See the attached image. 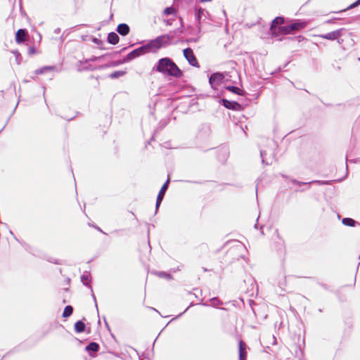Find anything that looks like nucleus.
<instances>
[{
  "mask_svg": "<svg viewBox=\"0 0 360 360\" xmlns=\"http://www.w3.org/2000/svg\"><path fill=\"white\" fill-rule=\"evenodd\" d=\"M100 346L96 342H91L85 347V350L91 356H94L93 354H91V352H98Z\"/></svg>",
  "mask_w": 360,
  "mask_h": 360,
  "instance_id": "nucleus-23",
  "label": "nucleus"
},
{
  "mask_svg": "<svg viewBox=\"0 0 360 360\" xmlns=\"http://www.w3.org/2000/svg\"><path fill=\"white\" fill-rule=\"evenodd\" d=\"M49 262L56 264H60V263L58 262V259H53V260L50 259V260H49Z\"/></svg>",
  "mask_w": 360,
  "mask_h": 360,
  "instance_id": "nucleus-50",
  "label": "nucleus"
},
{
  "mask_svg": "<svg viewBox=\"0 0 360 360\" xmlns=\"http://www.w3.org/2000/svg\"><path fill=\"white\" fill-rule=\"evenodd\" d=\"M89 39L93 43H94L98 46L102 45L103 43L102 40H101L94 36H90Z\"/></svg>",
  "mask_w": 360,
  "mask_h": 360,
  "instance_id": "nucleus-37",
  "label": "nucleus"
},
{
  "mask_svg": "<svg viewBox=\"0 0 360 360\" xmlns=\"http://www.w3.org/2000/svg\"><path fill=\"white\" fill-rule=\"evenodd\" d=\"M144 52L143 51V49L141 48V46L132 50L130 51L127 55L124 56V60H125L127 63H129L132 61L133 60L144 55Z\"/></svg>",
  "mask_w": 360,
  "mask_h": 360,
  "instance_id": "nucleus-11",
  "label": "nucleus"
},
{
  "mask_svg": "<svg viewBox=\"0 0 360 360\" xmlns=\"http://www.w3.org/2000/svg\"><path fill=\"white\" fill-rule=\"evenodd\" d=\"M181 269H180V266H178L177 268H175L173 269V272H176V271H180Z\"/></svg>",
  "mask_w": 360,
  "mask_h": 360,
  "instance_id": "nucleus-57",
  "label": "nucleus"
},
{
  "mask_svg": "<svg viewBox=\"0 0 360 360\" xmlns=\"http://www.w3.org/2000/svg\"><path fill=\"white\" fill-rule=\"evenodd\" d=\"M163 14H165L166 15H174L176 14V11L173 6H168L164 9Z\"/></svg>",
  "mask_w": 360,
  "mask_h": 360,
  "instance_id": "nucleus-34",
  "label": "nucleus"
},
{
  "mask_svg": "<svg viewBox=\"0 0 360 360\" xmlns=\"http://www.w3.org/2000/svg\"><path fill=\"white\" fill-rule=\"evenodd\" d=\"M94 228H95V229H96L97 230H98L99 231H101V232H102V233H104V232L101 229V228H99L98 226L95 225V226H94Z\"/></svg>",
  "mask_w": 360,
  "mask_h": 360,
  "instance_id": "nucleus-56",
  "label": "nucleus"
},
{
  "mask_svg": "<svg viewBox=\"0 0 360 360\" xmlns=\"http://www.w3.org/2000/svg\"><path fill=\"white\" fill-rule=\"evenodd\" d=\"M169 182H170V179L168 176L167 181L163 184V185L162 186V187L158 194L156 202H155V214L158 212V209L164 199L165 195L168 189Z\"/></svg>",
  "mask_w": 360,
  "mask_h": 360,
  "instance_id": "nucleus-8",
  "label": "nucleus"
},
{
  "mask_svg": "<svg viewBox=\"0 0 360 360\" xmlns=\"http://www.w3.org/2000/svg\"><path fill=\"white\" fill-rule=\"evenodd\" d=\"M110 55H111V53H107V54H105V55H102V56H98V58H100V60H101L103 58H104L105 56H110Z\"/></svg>",
  "mask_w": 360,
  "mask_h": 360,
  "instance_id": "nucleus-53",
  "label": "nucleus"
},
{
  "mask_svg": "<svg viewBox=\"0 0 360 360\" xmlns=\"http://www.w3.org/2000/svg\"><path fill=\"white\" fill-rule=\"evenodd\" d=\"M184 56L188 63L193 67L199 68V63L191 48H186L183 50Z\"/></svg>",
  "mask_w": 360,
  "mask_h": 360,
  "instance_id": "nucleus-9",
  "label": "nucleus"
},
{
  "mask_svg": "<svg viewBox=\"0 0 360 360\" xmlns=\"http://www.w3.org/2000/svg\"><path fill=\"white\" fill-rule=\"evenodd\" d=\"M84 70H93L92 68H89V67H86V68H84Z\"/></svg>",
  "mask_w": 360,
  "mask_h": 360,
  "instance_id": "nucleus-62",
  "label": "nucleus"
},
{
  "mask_svg": "<svg viewBox=\"0 0 360 360\" xmlns=\"http://www.w3.org/2000/svg\"><path fill=\"white\" fill-rule=\"evenodd\" d=\"M282 69H283L282 68L278 67V68H277V70L275 71V73H279V72H281L282 71Z\"/></svg>",
  "mask_w": 360,
  "mask_h": 360,
  "instance_id": "nucleus-55",
  "label": "nucleus"
},
{
  "mask_svg": "<svg viewBox=\"0 0 360 360\" xmlns=\"http://www.w3.org/2000/svg\"><path fill=\"white\" fill-rule=\"evenodd\" d=\"M103 319H104V322H105V327L108 328V330H110V329L109 324H108V323L107 322L106 319H105V316L103 317Z\"/></svg>",
  "mask_w": 360,
  "mask_h": 360,
  "instance_id": "nucleus-51",
  "label": "nucleus"
},
{
  "mask_svg": "<svg viewBox=\"0 0 360 360\" xmlns=\"http://www.w3.org/2000/svg\"><path fill=\"white\" fill-rule=\"evenodd\" d=\"M194 305H195V304H194L193 302H191V303H190V304H189V306H188V307H187V308H186V309H185L182 313H181L179 315H178V316H176V318H179V317H180L181 316H182V314H184V313H185V312H186V311H187L190 307H193V306H194Z\"/></svg>",
  "mask_w": 360,
  "mask_h": 360,
  "instance_id": "nucleus-45",
  "label": "nucleus"
},
{
  "mask_svg": "<svg viewBox=\"0 0 360 360\" xmlns=\"http://www.w3.org/2000/svg\"><path fill=\"white\" fill-rule=\"evenodd\" d=\"M228 76L229 73L226 72H216L211 74L209 77V83L212 89L217 90L220 84L227 82Z\"/></svg>",
  "mask_w": 360,
  "mask_h": 360,
  "instance_id": "nucleus-5",
  "label": "nucleus"
},
{
  "mask_svg": "<svg viewBox=\"0 0 360 360\" xmlns=\"http://www.w3.org/2000/svg\"><path fill=\"white\" fill-rule=\"evenodd\" d=\"M91 297H92V298H93V300H94V301L95 306H96V307L97 311L98 312L97 301H96V298L95 294H94V290H92V291H91Z\"/></svg>",
  "mask_w": 360,
  "mask_h": 360,
  "instance_id": "nucleus-42",
  "label": "nucleus"
},
{
  "mask_svg": "<svg viewBox=\"0 0 360 360\" xmlns=\"http://www.w3.org/2000/svg\"><path fill=\"white\" fill-rule=\"evenodd\" d=\"M80 279L83 285L88 287L92 291L91 273L88 271H84L81 276Z\"/></svg>",
  "mask_w": 360,
  "mask_h": 360,
  "instance_id": "nucleus-16",
  "label": "nucleus"
},
{
  "mask_svg": "<svg viewBox=\"0 0 360 360\" xmlns=\"http://www.w3.org/2000/svg\"><path fill=\"white\" fill-rule=\"evenodd\" d=\"M246 348H247L246 344L243 340H240L238 342L239 359H242V358L247 359L248 353H247Z\"/></svg>",
  "mask_w": 360,
  "mask_h": 360,
  "instance_id": "nucleus-21",
  "label": "nucleus"
},
{
  "mask_svg": "<svg viewBox=\"0 0 360 360\" xmlns=\"http://www.w3.org/2000/svg\"><path fill=\"white\" fill-rule=\"evenodd\" d=\"M193 12L196 32L198 34H201L202 32V22L205 21L207 16H210V13L198 5H195Z\"/></svg>",
  "mask_w": 360,
  "mask_h": 360,
  "instance_id": "nucleus-4",
  "label": "nucleus"
},
{
  "mask_svg": "<svg viewBox=\"0 0 360 360\" xmlns=\"http://www.w3.org/2000/svg\"><path fill=\"white\" fill-rule=\"evenodd\" d=\"M98 60H100V58H98V56H93L92 57H91L89 59H86L84 63H89L90 61L91 62H96V61H98Z\"/></svg>",
  "mask_w": 360,
  "mask_h": 360,
  "instance_id": "nucleus-38",
  "label": "nucleus"
},
{
  "mask_svg": "<svg viewBox=\"0 0 360 360\" xmlns=\"http://www.w3.org/2000/svg\"><path fill=\"white\" fill-rule=\"evenodd\" d=\"M229 155V152L227 148L221 147L217 150V157L218 160L224 163L227 160Z\"/></svg>",
  "mask_w": 360,
  "mask_h": 360,
  "instance_id": "nucleus-15",
  "label": "nucleus"
},
{
  "mask_svg": "<svg viewBox=\"0 0 360 360\" xmlns=\"http://www.w3.org/2000/svg\"><path fill=\"white\" fill-rule=\"evenodd\" d=\"M260 157L263 165H270L275 159V154L274 152L268 153L266 150H260Z\"/></svg>",
  "mask_w": 360,
  "mask_h": 360,
  "instance_id": "nucleus-13",
  "label": "nucleus"
},
{
  "mask_svg": "<svg viewBox=\"0 0 360 360\" xmlns=\"http://www.w3.org/2000/svg\"><path fill=\"white\" fill-rule=\"evenodd\" d=\"M172 21H173L172 19H168V20H165V22L167 25H172Z\"/></svg>",
  "mask_w": 360,
  "mask_h": 360,
  "instance_id": "nucleus-49",
  "label": "nucleus"
},
{
  "mask_svg": "<svg viewBox=\"0 0 360 360\" xmlns=\"http://www.w3.org/2000/svg\"><path fill=\"white\" fill-rule=\"evenodd\" d=\"M127 74L126 70H115L111 72L108 77L112 79H118L121 77L124 76Z\"/></svg>",
  "mask_w": 360,
  "mask_h": 360,
  "instance_id": "nucleus-29",
  "label": "nucleus"
},
{
  "mask_svg": "<svg viewBox=\"0 0 360 360\" xmlns=\"http://www.w3.org/2000/svg\"><path fill=\"white\" fill-rule=\"evenodd\" d=\"M342 223L347 226L354 227L360 226V223L350 217H345L342 219Z\"/></svg>",
  "mask_w": 360,
  "mask_h": 360,
  "instance_id": "nucleus-28",
  "label": "nucleus"
},
{
  "mask_svg": "<svg viewBox=\"0 0 360 360\" xmlns=\"http://www.w3.org/2000/svg\"><path fill=\"white\" fill-rule=\"evenodd\" d=\"M285 22V18L283 16H277L271 22L270 25V34L274 37L275 34L277 33V30H279L280 26L282 27Z\"/></svg>",
  "mask_w": 360,
  "mask_h": 360,
  "instance_id": "nucleus-10",
  "label": "nucleus"
},
{
  "mask_svg": "<svg viewBox=\"0 0 360 360\" xmlns=\"http://www.w3.org/2000/svg\"><path fill=\"white\" fill-rule=\"evenodd\" d=\"M155 274L160 277L166 278L167 280H171L172 279V276L169 273H167L166 271H157Z\"/></svg>",
  "mask_w": 360,
  "mask_h": 360,
  "instance_id": "nucleus-33",
  "label": "nucleus"
},
{
  "mask_svg": "<svg viewBox=\"0 0 360 360\" xmlns=\"http://www.w3.org/2000/svg\"><path fill=\"white\" fill-rule=\"evenodd\" d=\"M107 41L112 45H116L120 41V37L116 32H111L108 34Z\"/></svg>",
  "mask_w": 360,
  "mask_h": 360,
  "instance_id": "nucleus-22",
  "label": "nucleus"
},
{
  "mask_svg": "<svg viewBox=\"0 0 360 360\" xmlns=\"http://www.w3.org/2000/svg\"><path fill=\"white\" fill-rule=\"evenodd\" d=\"M346 31L347 30L345 28L341 27L330 32L319 34L318 37L323 39L337 41L339 44H341L344 41V40L341 39V37L343 36Z\"/></svg>",
  "mask_w": 360,
  "mask_h": 360,
  "instance_id": "nucleus-6",
  "label": "nucleus"
},
{
  "mask_svg": "<svg viewBox=\"0 0 360 360\" xmlns=\"http://www.w3.org/2000/svg\"><path fill=\"white\" fill-rule=\"evenodd\" d=\"M307 25V21L300 19H295L292 20L290 22V28H292V31L300 30L305 28Z\"/></svg>",
  "mask_w": 360,
  "mask_h": 360,
  "instance_id": "nucleus-14",
  "label": "nucleus"
},
{
  "mask_svg": "<svg viewBox=\"0 0 360 360\" xmlns=\"http://www.w3.org/2000/svg\"><path fill=\"white\" fill-rule=\"evenodd\" d=\"M198 37L196 38H190V39H188L186 41L187 42H197L198 41L199 39L200 38V35L201 34H198Z\"/></svg>",
  "mask_w": 360,
  "mask_h": 360,
  "instance_id": "nucleus-40",
  "label": "nucleus"
},
{
  "mask_svg": "<svg viewBox=\"0 0 360 360\" xmlns=\"http://www.w3.org/2000/svg\"><path fill=\"white\" fill-rule=\"evenodd\" d=\"M73 311H74V308L72 306L67 305V306H65V307L63 310L62 316L63 318H68L72 314Z\"/></svg>",
  "mask_w": 360,
  "mask_h": 360,
  "instance_id": "nucleus-31",
  "label": "nucleus"
},
{
  "mask_svg": "<svg viewBox=\"0 0 360 360\" xmlns=\"http://www.w3.org/2000/svg\"><path fill=\"white\" fill-rule=\"evenodd\" d=\"M277 30V33L275 34L274 37H278L282 35H288L290 34L292 32V28H290V23L288 25H284Z\"/></svg>",
  "mask_w": 360,
  "mask_h": 360,
  "instance_id": "nucleus-17",
  "label": "nucleus"
},
{
  "mask_svg": "<svg viewBox=\"0 0 360 360\" xmlns=\"http://www.w3.org/2000/svg\"><path fill=\"white\" fill-rule=\"evenodd\" d=\"M340 20L339 18H331L330 20H327L325 23L326 24H332V23H335L336 20Z\"/></svg>",
  "mask_w": 360,
  "mask_h": 360,
  "instance_id": "nucleus-43",
  "label": "nucleus"
},
{
  "mask_svg": "<svg viewBox=\"0 0 360 360\" xmlns=\"http://www.w3.org/2000/svg\"><path fill=\"white\" fill-rule=\"evenodd\" d=\"M212 149H214V148H208V149H205V150H203V151H204V152H206V151H207V150H212Z\"/></svg>",
  "mask_w": 360,
  "mask_h": 360,
  "instance_id": "nucleus-61",
  "label": "nucleus"
},
{
  "mask_svg": "<svg viewBox=\"0 0 360 360\" xmlns=\"http://www.w3.org/2000/svg\"><path fill=\"white\" fill-rule=\"evenodd\" d=\"M179 20H180V24H181V26L180 27H178L177 29H176L175 30H174L173 32H171L169 34H170L172 38L174 37V35L176 34H182L184 33V20L181 17H179Z\"/></svg>",
  "mask_w": 360,
  "mask_h": 360,
  "instance_id": "nucleus-30",
  "label": "nucleus"
},
{
  "mask_svg": "<svg viewBox=\"0 0 360 360\" xmlns=\"http://www.w3.org/2000/svg\"><path fill=\"white\" fill-rule=\"evenodd\" d=\"M172 37L170 34H162L141 45L143 51L146 53H156L162 47L171 44Z\"/></svg>",
  "mask_w": 360,
  "mask_h": 360,
  "instance_id": "nucleus-2",
  "label": "nucleus"
},
{
  "mask_svg": "<svg viewBox=\"0 0 360 360\" xmlns=\"http://www.w3.org/2000/svg\"><path fill=\"white\" fill-rule=\"evenodd\" d=\"M202 270H203V271H205V272H206V271H209V270H208L207 268H205V267H202Z\"/></svg>",
  "mask_w": 360,
  "mask_h": 360,
  "instance_id": "nucleus-59",
  "label": "nucleus"
},
{
  "mask_svg": "<svg viewBox=\"0 0 360 360\" xmlns=\"http://www.w3.org/2000/svg\"><path fill=\"white\" fill-rule=\"evenodd\" d=\"M127 49V47L122 48L120 51L115 52L114 54H120L122 52L124 51Z\"/></svg>",
  "mask_w": 360,
  "mask_h": 360,
  "instance_id": "nucleus-52",
  "label": "nucleus"
},
{
  "mask_svg": "<svg viewBox=\"0 0 360 360\" xmlns=\"http://www.w3.org/2000/svg\"><path fill=\"white\" fill-rule=\"evenodd\" d=\"M359 6H360V0H356L354 3L350 4L346 9L340 11L338 13H341V12L345 11H347V10H350V9L354 8Z\"/></svg>",
  "mask_w": 360,
  "mask_h": 360,
  "instance_id": "nucleus-35",
  "label": "nucleus"
},
{
  "mask_svg": "<svg viewBox=\"0 0 360 360\" xmlns=\"http://www.w3.org/2000/svg\"><path fill=\"white\" fill-rule=\"evenodd\" d=\"M152 70L162 74L165 77L180 79L184 76L183 71L175 62L169 57L160 58L153 67Z\"/></svg>",
  "mask_w": 360,
  "mask_h": 360,
  "instance_id": "nucleus-1",
  "label": "nucleus"
},
{
  "mask_svg": "<svg viewBox=\"0 0 360 360\" xmlns=\"http://www.w3.org/2000/svg\"><path fill=\"white\" fill-rule=\"evenodd\" d=\"M56 69V67L55 65H46L43 66L34 71V74L38 75H42L49 71H53Z\"/></svg>",
  "mask_w": 360,
  "mask_h": 360,
  "instance_id": "nucleus-27",
  "label": "nucleus"
},
{
  "mask_svg": "<svg viewBox=\"0 0 360 360\" xmlns=\"http://www.w3.org/2000/svg\"><path fill=\"white\" fill-rule=\"evenodd\" d=\"M10 233L11 235H12L13 236V238H15V240H16L18 242H19L20 243H21L25 248H26V246H27V245L25 243H22L18 238L17 237L14 235V233H13L12 231H10ZM27 250V248H25Z\"/></svg>",
  "mask_w": 360,
  "mask_h": 360,
  "instance_id": "nucleus-44",
  "label": "nucleus"
},
{
  "mask_svg": "<svg viewBox=\"0 0 360 360\" xmlns=\"http://www.w3.org/2000/svg\"><path fill=\"white\" fill-rule=\"evenodd\" d=\"M210 304H208L207 303H205L203 302V299H202L199 303V304H201V305H203V306H206V307H209V306H212L213 307H217L221 304H223L222 301H221L219 297H214L212 298H210Z\"/></svg>",
  "mask_w": 360,
  "mask_h": 360,
  "instance_id": "nucleus-20",
  "label": "nucleus"
},
{
  "mask_svg": "<svg viewBox=\"0 0 360 360\" xmlns=\"http://www.w3.org/2000/svg\"><path fill=\"white\" fill-rule=\"evenodd\" d=\"M181 181H184V182H188V183H192V184H202V181H187V180H181Z\"/></svg>",
  "mask_w": 360,
  "mask_h": 360,
  "instance_id": "nucleus-47",
  "label": "nucleus"
},
{
  "mask_svg": "<svg viewBox=\"0 0 360 360\" xmlns=\"http://www.w3.org/2000/svg\"><path fill=\"white\" fill-rule=\"evenodd\" d=\"M117 32L122 37L127 36L130 32V27L127 23H120L116 29Z\"/></svg>",
  "mask_w": 360,
  "mask_h": 360,
  "instance_id": "nucleus-19",
  "label": "nucleus"
},
{
  "mask_svg": "<svg viewBox=\"0 0 360 360\" xmlns=\"http://www.w3.org/2000/svg\"><path fill=\"white\" fill-rule=\"evenodd\" d=\"M211 135V127L210 123H202L198 128L195 136V142L198 148L202 149L203 145L210 139Z\"/></svg>",
  "mask_w": 360,
  "mask_h": 360,
  "instance_id": "nucleus-3",
  "label": "nucleus"
},
{
  "mask_svg": "<svg viewBox=\"0 0 360 360\" xmlns=\"http://www.w3.org/2000/svg\"><path fill=\"white\" fill-rule=\"evenodd\" d=\"M74 329L75 333H84L86 330V325L83 320H79L75 322L74 325Z\"/></svg>",
  "mask_w": 360,
  "mask_h": 360,
  "instance_id": "nucleus-26",
  "label": "nucleus"
},
{
  "mask_svg": "<svg viewBox=\"0 0 360 360\" xmlns=\"http://www.w3.org/2000/svg\"><path fill=\"white\" fill-rule=\"evenodd\" d=\"M167 125V122L164 121H161L160 123H159V126H158V129H162L165 126Z\"/></svg>",
  "mask_w": 360,
  "mask_h": 360,
  "instance_id": "nucleus-46",
  "label": "nucleus"
},
{
  "mask_svg": "<svg viewBox=\"0 0 360 360\" xmlns=\"http://www.w3.org/2000/svg\"><path fill=\"white\" fill-rule=\"evenodd\" d=\"M12 53H13V55L15 57V60H16L17 63L18 65L20 64V63L22 61V56H21L20 53L18 50H14L12 51Z\"/></svg>",
  "mask_w": 360,
  "mask_h": 360,
  "instance_id": "nucleus-36",
  "label": "nucleus"
},
{
  "mask_svg": "<svg viewBox=\"0 0 360 360\" xmlns=\"http://www.w3.org/2000/svg\"><path fill=\"white\" fill-rule=\"evenodd\" d=\"M60 32V28L58 27V28L54 30V33L55 34H59Z\"/></svg>",
  "mask_w": 360,
  "mask_h": 360,
  "instance_id": "nucleus-54",
  "label": "nucleus"
},
{
  "mask_svg": "<svg viewBox=\"0 0 360 360\" xmlns=\"http://www.w3.org/2000/svg\"><path fill=\"white\" fill-rule=\"evenodd\" d=\"M344 179L345 178L340 179H338V180H335L334 181H341ZM332 181H333L313 180V181H309V182H303V181H298L297 179H295L291 180V182L293 184L297 185L299 186H303V185H307L308 187L306 189H309V188H310L309 186L311 184H317L319 186L330 185Z\"/></svg>",
  "mask_w": 360,
  "mask_h": 360,
  "instance_id": "nucleus-7",
  "label": "nucleus"
},
{
  "mask_svg": "<svg viewBox=\"0 0 360 360\" xmlns=\"http://www.w3.org/2000/svg\"><path fill=\"white\" fill-rule=\"evenodd\" d=\"M283 39H286L288 41H296L297 42H300L304 40V37L301 35L295 36V37H281L278 38V41H282Z\"/></svg>",
  "mask_w": 360,
  "mask_h": 360,
  "instance_id": "nucleus-32",
  "label": "nucleus"
},
{
  "mask_svg": "<svg viewBox=\"0 0 360 360\" xmlns=\"http://www.w3.org/2000/svg\"><path fill=\"white\" fill-rule=\"evenodd\" d=\"M318 284L326 290L331 291L330 287L326 283L318 282Z\"/></svg>",
  "mask_w": 360,
  "mask_h": 360,
  "instance_id": "nucleus-39",
  "label": "nucleus"
},
{
  "mask_svg": "<svg viewBox=\"0 0 360 360\" xmlns=\"http://www.w3.org/2000/svg\"><path fill=\"white\" fill-rule=\"evenodd\" d=\"M153 140H154V136H153L151 137V139H150V141H148V144H150V141H153Z\"/></svg>",
  "mask_w": 360,
  "mask_h": 360,
  "instance_id": "nucleus-58",
  "label": "nucleus"
},
{
  "mask_svg": "<svg viewBox=\"0 0 360 360\" xmlns=\"http://www.w3.org/2000/svg\"><path fill=\"white\" fill-rule=\"evenodd\" d=\"M78 26L87 27L88 25L86 24H82V25H77V27H78Z\"/></svg>",
  "mask_w": 360,
  "mask_h": 360,
  "instance_id": "nucleus-60",
  "label": "nucleus"
},
{
  "mask_svg": "<svg viewBox=\"0 0 360 360\" xmlns=\"http://www.w3.org/2000/svg\"><path fill=\"white\" fill-rule=\"evenodd\" d=\"M124 63H127V62L125 60H124V57H123L122 59L113 60V61L108 63V64H105L103 65L100 66V69L108 68H111V67H117V66H119Z\"/></svg>",
  "mask_w": 360,
  "mask_h": 360,
  "instance_id": "nucleus-25",
  "label": "nucleus"
},
{
  "mask_svg": "<svg viewBox=\"0 0 360 360\" xmlns=\"http://www.w3.org/2000/svg\"><path fill=\"white\" fill-rule=\"evenodd\" d=\"M254 227H255V229H257V227H258V223L257 222L255 224Z\"/></svg>",
  "mask_w": 360,
  "mask_h": 360,
  "instance_id": "nucleus-63",
  "label": "nucleus"
},
{
  "mask_svg": "<svg viewBox=\"0 0 360 360\" xmlns=\"http://www.w3.org/2000/svg\"><path fill=\"white\" fill-rule=\"evenodd\" d=\"M27 30L25 28L19 29L15 33V41L18 44H23L25 37L27 34Z\"/></svg>",
  "mask_w": 360,
  "mask_h": 360,
  "instance_id": "nucleus-18",
  "label": "nucleus"
},
{
  "mask_svg": "<svg viewBox=\"0 0 360 360\" xmlns=\"http://www.w3.org/2000/svg\"><path fill=\"white\" fill-rule=\"evenodd\" d=\"M239 360H247V359L242 358V359H239Z\"/></svg>",
  "mask_w": 360,
  "mask_h": 360,
  "instance_id": "nucleus-64",
  "label": "nucleus"
},
{
  "mask_svg": "<svg viewBox=\"0 0 360 360\" xmlns=\"http://www.w3.org/2000/svg\"><path fill=\"white\" fill-rule=\"evenodd\" d=\"M89 37L90 35H82L81 37H82V40L83 41H87V40H89Z\"/></svg>",
  "mask_w": 360,
  "mask_h": 360,
  "instance_id": "nucleus-48",
  "label": "nucleus"
},
{
  "mask_svg": "<svg viewBox=\"0 0 360 360\" xmlns=\"http://www.w3.org/2000/svg\"><path fill=\"white\" fill-rule=\"evenodd\" d=\"M36 52H37V50L34 46H30L28 49V53L30 55H33V54L36 53Z\"/></svg>",
  "mask_w": 360,
  "mask_h": 360,
  "instance_id": "nucleus-41",
  "label": "nucleus"
},
{
  "mask_svg": "<svg viewBox=\"0 0 360 360\" xmlns=\"http://www.w3.org/2000/svg\"><path fill=\"white\" fill-rule=\"evenodd\" d=\"M219 103L224 108L229 110H238L241 109V105L235 101H230L226 98H221Z\"/></svg>",
  "mask_w": 360,
  "mask_h": 360,
  "instance_id": "nucleus-12",
  "label": "nucleus"
},
{
  "mask_svg": "<svg viewBox=\"0 0 360 360\" xmlns=\"http://www.w3.org/2000/svg\"><path fill=\"white\" fill-rule=\"evenodd\" d=\"M225 89L239 96H245L246 94L245 91L240 89L238 87L233 85L226 86Z\"/></svg>",
  "mask_w": 360,
  "mask_h": 360,
  "instance_id": "nucleus-24",
  "label": "nucleus"
}]
</instances>
